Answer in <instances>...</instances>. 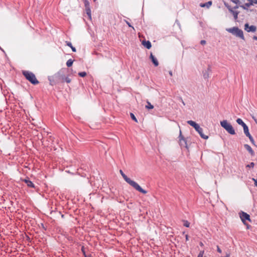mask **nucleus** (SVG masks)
I'll return each instance as SVG.
<instances>
[{"mask_svg":"<svg viewBox=\"0 0 257 257\" xmlns=\"http://www.w3.org/2000/svg\"><path fill=\"white\" fill-rule=\"evenodd\" d=\"M119 172L120 174L121 175L122 178L123 179L131 186H132L133 188H134L136 190L138 191L139 192L143 193V194H146L147 193V191L145 190L144 189H142L141 186L136 182L132 180L130 178H128L126 175H125L123 171L121 170H119Z\"/></svg>","mask_w":257,"mask_h":257,"instance_id":"nucleus-1","label":"nucleus"},{"mask_svg":"<svg viewBox=\"0 0 257 257\" xmlns=\"http://www.w3.org/2000/svg\"><path fill=\"white\" fill-rule=\"evenodd\" d=\"M22 74L25 76L26 79L30 82L32 84L37 85L39 83V81L37 79L35 74L32 72L23 70L22 71Z\"/></svg>","mask_w":257,"mask_h":257,"instance_id":"nucleus-2","label":"nucleus"},{"mask_svg":"<svg viewBox=\"0 0 257 257\" xmlns=\"http://www.w3.org/2000/svg\"><path fill=\"white\" fill-rule=\"evenodd\" d=\"M226 30L231 33L232 35L235 36L237 37H239L242 40H244V37L243 35V31L239 29L238 27H234L231 28H227Z\"/></svg>","mask_w":257,"mask_h":257,"instance_id":"nucleus-3","label":"nucleus"},{"mask_svg":"<svg viewBox=\"0 0 257 257\" xmlns=\"http://www.w3.org/2000/svg\"><path fill=\"white\" fill-rule=\"evenodd\" d=\"M221 126L224 128L229 134L233 135L235 134V131L231 125L226 120L220 121Z\"/></svg>","mask_w":257,"mask_h":257,"instance_id":"nucleus-4","label":"nucleus"},{"mask_svg":"<svg viewBox=\"0 0 257 257\" xmlns=\"http://www.w3.org/2000/svg\"><path fill=\"white\" fill-rule=\"evenodd\" d=\"M65 70H61L60 71H59L57 73H56L55 75V77L58 78L59 79H61L62 82H66L67 83H69L71 82V80L70 78H69L68 77H65L64 75H63L64 71Z\"/></svg>","mask_w":257,"mask_h":257,"instance_id":"nucleus-5","label":"nucleus"},{"mask_svg":"<svg viewBox=\"0 0 257 257\" xmlns=\"http://www.w3.org/2000/svg\"><path fill=\"white\" fill-rule=\"evenodd\" d=\"M180 145L181 147L187 148V144L186 139L182 135L181 131H180V135L179 137Z\"/></svg>","mask_w":257,"mask_h":257,"instance_id":"nucleus-6","label":"nucleus"},{"mask_svg":"<svg viewBox=\"0 0 257 257\" xmlns=\"http://www.w3.org/2000/svg\"><path fill=\"white\" fill-rule=\"evenodd\" d=\"M244 30L247 32H254L256 30V27L255 26H249L248 23L244 25Z\"/></svg>","mask_w":257,"mask_h":257,"instance_id":"nucleus-7","label":"nucleus"},{"mask_svg":"<svg viewBox=\"0 0 257 257\" xmlns=\"http://www.w3.org/2000/svg\"><path fill=\"white\" fill-rule=\"evenodd\" d=\"M211 72V67L210 65H208L207 70L203 71V77L205 79H207L210 77V72Z\"/></svg>","mask_w":257,"mask_h":257,"instance_id":"nucleus-8","label":"nucleus"},{"mask_svg":"<svg viewBox=\"0 0 257 257\" xmlns=\"http://www.w3.org/2000/svg\"><path fill=\"white\" fill-rule=\"evenodd\" d=\"M195 130L199 133L200 137L204 139H207L208 137L207 136L205 135L203 133V129L200 127L199 125H198L196 128H195Z\"/></svg>","mask_w":257,"mask_h":257,"instance_id":"nucleus-9","label":"nucleus"},{"mask_svg":"<svg viewBox=\"0 0 257 257\" xmlns=\"http://www.w3.org/2000/svg\"><path fill=\"white\" fill-rule=\"evenodd\" d=\"M227 9H228V11H229V12L232 14L235 21H237V19H238V15L239 12L238 11L233 10V9H232V8H231L230 7H227Z\"/></svg>","mask_w":257,"mask_h":257,"instance_id":"nucleus-10","label":"nucleus"},{"mask_svg":"<svg viewBox=\"0 0 257 257\" xmlns=\"http://www.w3.org/2000/svg\"><path fill=\"white\" fill-rule=\"evenodd\" d=\"M240 218L243 222H244L245 220H250V216L246 213L242 212L241 215H240Z\"/></svg>","mask_w":257,"mask_h":257,"instance_id":"nucleus-11","label":"nucleus"},{"mask_svg":"<svg viewBox=\"0 0 257 257\" xmlns=\"http://www.w3.org/2000/svg\"><path fill=\"white\" fill-rule=\"evenodd\" d=\"M244 147L250 153L251 156H254L255 153L249 145L247 144H245L244 145Z\"/></svg>","mask_w":257,"mask_h":257,"instance_id":"nucleus-12","label":"nucleus"},{"mask_svg":"<svg viewBox=\"0 0 257 257\" xmlns=\"http://www.w3.org/2000/svg\"><path fill=\"white\" fill-rule=\"evenodd\" d=\"M150 59L155 66H158L159 62H158L157 58L152 54H151Z\"/></svg>","mask_w":257,"mask_h":257,"instance_id":"nucleus-13","label":"nucleus"},{"mask_svg":"<svg viewBox=\"0 0 257 257\" xmlns=\"http://www.w3.org/2000/svg\"><path fill=\"white\" fill-rule=\"evenodd\" d=\"M250 6H252V3L251 2H248V3H245L244 5H240L239 7H241L244 10H248V8Z\"/></svg>","mask_w":257,"mask_h":257,"instance_id":"nucleus-14","label":"nucleus"},{"mask_svg":"<svg viewBox=\"0 0 257 257\" xmlns=\"http://www.w3.org/2000/svg\"><path fill=\"white\" fill-rule=\"evenodd\" d=\"M24 182L26 183V184L28 187L34 188H35L34 183L29 179H25Z\"/></svg>","mask_w":257,"mask_h":257,"instance_id":"nucleus-15","label":"nucleus"},{"mask_svg":"<svg viewBox=\"0 0 257 257\" xmlns=\"http://www.w3.org/2000/svg\"><path fill=\"white\" fill-rule=\"evenodd\" d=\"M142 44L144 47L148 49H150L152 47L151 43L149 41H144Z\"/></svg>","mask_w":257,"mask_h":257,"instance_id":"nucleus-16","label":"nucleus"},{"mask_svg":"<svg viewBox=\"0 0 257 257\" xmlns=\"http://www.w3.org/2000/svg\"><path fill=\"white\" fill-rule=\"evenodd\" d=\"M212 5V2L209 1L206 3H201L200 6L202 8L206 7L209 8Z\"/></svg>","mask_w":257,"mask_h":257,"instance_id":"nucleus-17","label":"nucleus"},{"mask_svg":"<svg viewBox=\"0 0 257 257\" xmlns=\"http://www.w3.org/2000/svg\"><path fill=\"white\" fill-rule=\"evenodd\" d=\"M187 123L193 126L194 128H196L199 124L192 120H188Z\"/></svg>","mask_w":257,"mask_h":257,"instance_id":"nucleus-18","label":"nucleus"},{"mask_svg":"<svg viewBox=\"0 0 257 257\" xmlns=\"http://www.w3.org/2000/svg\"><path fill=\"white\" fill-rule=\"evenodd\" d=\"M236 122L239 124V125H241L243 128L244 127V126H245L246 125H247L241 119V118H237L236 119Z\"/></svg>","mask_w":257,"mask_h":257,"instance_id":"nucleus-19","label":"nucleus"},{"mask_svg":"<svg viewBox=\"0 0 257 257\" xmlns=\"http://www.w3.org/2000/svg\"><path fill=\"white\" fill-rule=\"evenodd\" d=\"M243 131L245 135L248 137L249 136H251L249 132L248 127L247 125L245 126H244L243 127Z\"/></svg>","mask_w":257,"mask_h":257,"instance_id":"nucleus-20","label":"nucleus"},{"mask_svg":"<svg viewBox=\"0 0 257 257\" xmlns=\"http://www.w3.org/2000/svg\"><path fill=\"white\" fill-rule=\"evenodd\" d=\"M85 8V12L86 14L88 16L89 18L90 19H91V10L90 7Z\"/></svg>","mask_w":257,"mask_h":257,"instance_id":"nucleus-21","label":"nucleus"},{"mask_svg":"<svg viewBox=\"0 0 257 257\" xmlns=\"http://www.w3.org/2000/svg\"><path fill=\"white\" fill-rule=\"evenodd\" d=\"M66 45L70 47L72 50L73 52H75L76 51V50L75 47H74L71 43L70 42L66 41Z\"/></svg>","mask_w":257,"mask_h":257,"instance_id":"nucleus-22","label":"nucleus"},{"mask_svg":"<svg viewBox=\"0 0 257 257\" xmlns=\"http://www.w3.org/2000/svg\"><path fill=\"white\" fill-rule=\"evenodd\" d=\"M73 63V61L72 59H70L67 61L66 65L68 67H70L72 65Z\"/></svg>","mask_w":257,"mask_h":257,"instance_id":"nucleus-23","label":"nucleus"},{"mask_svg":"<svg viewBox=\"0 0 257 257\" xmlns=\"http://www.w3.org/2000/svg\"><path fill=\"white\" fill-rule=\"evenodd\" d=\"M146 107L148 109H153L154 106L150 102L147 101V105H146Z\"/></svg>","mask_w":257,"mask_h":257,"instance_id":"nucleus-24","label":"nucleus"},{"mask_svg":"<svg viewBox=\"0 0 257 257\" xmlns=\"http://www.w3.org/2000/svg\"><path fill=\"white\" fill-rule=\"evenodd\" d=\"M83 1L84 2V4L85 8L90 7L89 2H88V0H83Z\"/></svg>","mask_w":257,"mask_h":257,"instance_id":"nucleus-25","label":"nucleus"},{"mask_svg":"<svg viewBox=\"0 0 257 257\" xmlns=\"http://www.w3.org/2000/svg\"><path fill=\"white\" fill-rule=\"evenodd\" d=\"M183 222H184L183 225L184 226H185L186 227H189L190 223L188 221L184 220Z\"/></svg>","mask_w":257,"mask_h":257,"instance_id":"nucleus-26","label":"nucleus"},{"mask_svg":"<svg viewBox=\"0 0 257 257\" xmlns=\"http://www.w3.org/2000/svg\"><path fill=\"white\" fill-rule=\"evenodd\" d=\"M78 75L81 77H84L86 75V73L85 72H79Z\"/></svg>","mask_w":257,"mask_h":257,"instance_id":"nucleus-27","label":"nucleus"},{"mask_svg":"<svg viewBox=\"0 0 257 257\" xmlns=\"http://www.w3.org/2000/svg\"><path fill=\"white\" fill-rule=\"evenodd\" d=\"M130 116L133 120H134L136 122H138L137 119L136 118V116L133 113H130Z\"/></svg>","mask_w":257,"mask_h":257,"instance_id":"nucleus-28","label":"nucleus"},{"mask_svg":"<svg viewBox=\"0 0 257 257\" xmlns=\"http://www.w3.org/2000/svg\"><path fill=\"white\" fill-rule=\"evenodd\" d=\"M250 141L251 142V143L253 144V145H255L254 144V141L252 138V137L251 136H249V137H248Z\"/></svg>","mask_w":257,"mask_h":257,"instance_id":"nucleus-29","label":"nucleus"},{"mask_svg":"<svg viewBox=\"0 0 257 257\" xmlns=\"http://www.w3.org/2000/svg\"><path fill=\"white\" fill-rule=\"evenodd\" d=\"M233 3H234V4H236V5H239V4H241V3L239 1V0H231Z\"/></svg>","mask_w":257,"mask_h":257,"instance_id":"nucleus-30","label":"nucleus"},{"mask_svg":"<svg viewBox=\"0 0 257 257\" xmlns=\"http://www.w3.org/2000/svg\"><path fill=\"white\" fill-rule=\"evenodd\" d=\"M204 251H200L197 257H203Z\"/></svg>","mask_w":257,"mask_h":257,"instance_id":"nucleus-31","label":"nucleus"},{"mask_svg":"<svg viewBox=\"0 0 257 257\" xmlns=\"http://www.w3.org/2000/svg\"><path fill=\"white\" fill-rule=\"evenodd\" d=\"M254 166V164L253 162L250 163L246 167L249 168H253Z\"/></svg>","mask_w":257,"mask_h":257,"instance_id":"nucleus-32","label":"nucleus"},{"mask_svg":"<svg viewBox=\"0 0 257 257\" xmlns=\"http://www.w3.org/2000/svg\"><path fill=\"white\" fill-rule=\"evenodd\" d=\"M247 2H251L252 5L254 4H257V0H247Z\"/></svg>","mask_w":257,"mask_h":257,"instance_id":"nucleus-33","label":"nucleus"},{"mask_svg":"<svg viewBox=\"0 0 257 257\" xmlns=\"http://www.w3.org/2000/svg\"><path fill=\"white\" fill-rule=\"evenodd\" d=\"M81 251L83 252V254L85 256V257H87L86 255V254H85V248H84V246L82 247Z\"/></svg>","mask_w":257,"mask_h":257,"instance_id":"nucleus-34","label":"nucleus"},{"mask_svg":"<svg viewBox=\"0 0 257 257\" xmlns=\"http://www.w3.org/2000/svg\"><path fill=\"white\" fill-rule=\"evenodd\" d=\"M217 251L219 252V253H221L222 251L221 250V249L220 248V247H219V246H217Z\"/></svg>","mask_w":257,"mask_h":257,"instance_id":"nucleus-35","label":"nucleus"},{"mask_svg":"<svg viewBox=\"0 0 257 257\" xmlns=\"http://www.w3.org/2000/svg\"><path fill=\"white\" fill-rule=\"evenodd\" d=\"M241 5L240 4L239 5H236L235 6H234L232 9L233 10H235V9H237L238 8V7H239V6Z\"/></svg>","mask_w":257,"mask_h":257,"instance_id":"nucleus-36","label":"nucleus"},{"mask_svg":"<svg viewBox=\"0 0 257 257\" xmlns=\"http://www.w3.org/2000/svg\"><path fill=\"white\" fill-rule=\"evenodd\" d=\"M206 41L203 40H201V41H200V44H201V45H205V44H206Z\"/></svg>","mask_w":257,"mask_h":257,"instance_id":"nucleus-37","label":"nucleus"},{"mask_svg":"<svg viewBox=\"0 0 257 257\" xmlns=\"http://www.w3.org/2000/svg\"><path fill=\"white\" fill-rule=\"evenodd\" d=\"M185 238H186V241H188L189 240V235L188 234H186L185 235Z\"/></svg>","mask_w":257,"mask_h":257,"instance_id":"nucleus-38","label":"nucleus"},{"mask_svg":"<svg viewBox=\"0 0 257 257\" xmlns=\"http://www.w3.org/2000/svg\"><path fill=\"white\" fill-rule=\"evenodd\" d=\"M253 180L254 181V185L255 186H256L257 187V181L255 180V179H253Z\"/></svg>","mask_w":257,"mask_h":257,"instance_id":"nucleus-39","label":"nucleus"},{"mask_svg":"<svg viewBox=\"0 0 257 257\" xmlns=\"http://www.w3.org/2000/svg\"><path fill=\"white\" fill-rule=\"evenodd\" d=\"M252 38L254 40H257V36H254Z\"/></svg>","mask_w":257,"mask_h":257,"instance_id":"nucleus-40","label":"nucleus"},{"mask_svg":"<svg viewBox=\"0 0 257 257\" xmlns=\"http://www.w3.org/2000/svg\"><path fill=\"white\" fill-rule=\"evenodd\" d=\"M42 227L43 229H44L45 230H46V228L45 227L44 225L43 224H42Z\"/></svg>","mask_w":257,"mask_h":257,"instance_id":"nucleus-41","label":"nucleus"},{"mask_svg":"<svg viewBox=\"0 0 257 257\" xmlns=\"http://www.w3.org/2000/svg\"><path fill=\"white\" fill-rule=\"evenodd\" d=\"M127 24L128 25V26L130 27H132V26L131 25V24L128 23V22H126Z\"/></svg>","mask_w":257,"mask_h":257,"instance_id":"nucleus-42","label":"nucleus"},{"mask_svg":"<svg viewBox=\"0 0 257 257\" xmlns=\"http://www.w3.org/2000/svg\"><path fill=\"white\" fill-rule=\"evenodd\" d=\"M169 74L171 75V76H172V72L171 71H169Z\"/></svg>","mask_w":257,"mask_h":257,"instance_id":"nucleus-43","label":"nucleus"},{"mask_svg":"<svg viewBox=\"0 0 257 257\" xmlns=\"http://www.w3.org/2000/svg\"><path fill=\"white\" fill-rule=\"evenodd\" d=\"M4 53H5V51L4 50V49H2V50H1Z\"/></svg>","mask_w":257,"mask_h":257,"instance_id":"nucleus-44","label":"nucleus"},{"mask_svg":"<svg viewBox=\"0 0 257 257\" xmlns=\"http://www.w3.org/2000/svg\"><path fill=\"white\" fill-rule=\"evenodd\" d=\"M254 120H255V123H256V124H257V120H256V119H254Z\"/></svg>","mask_w":257,"mask_h":257,"instance_id":"nucleus-45","label":"nucleus"},{"mask_svg":"<svg viewBox=\"0 0 257 257\" xmlns=\"http://www.w3.org/2000/svg\"><path fill=\"white\" fill-rule=\"evenodd\" d=\"M182 103H183V104L184 105H185V103H184V102H183V100H182Z\"/></svg>","mask_w":257,"mask_h":257,"instance_id":"nucleus-46","label":"nucleus"},{"mask_svg":"<svg viewBox=\"0 0 257 257\" xmlns=\"http://www.w3.org/2000/svg\"><path fill=\"white\" fill-rule=\"evenodd\" d=\"M0 49H1V50H2V48L1 47H0Z\"/></svg>","mask_w":257,"mask_h":257,"instance_id":"nucleus-47","label":"nucleus"},{"mask_svg":"<svg viewBox=\"0 0 257 257\" xmlns=\"http://www.w3.org/2000/svg\"><path fill=\"white\" fill-rule=\"evenodd\" d=\"M96 0H93L94 2L96 1Z\"/></svg>","mask_w":257,"mask_h":257,"instance_id":"nucleus-48","label":"nucleus"},{"mask_svg":"<svg viewBox=\"0 0 257 257\" xmlns=\"http://www.w3.org/2000/svg\"><path fill=\"white\" fill-rule=\"evenodd\" d=\"M255 180H256V181H257V179H255Z\"/></svg>","mask_w":257,"mask_h":257,"instance_id":"nucleus-49","label":"nucleus"},{"mask_svg":"<svg viewBox=\"0 0 257 257\" xmlns=\"http://www.w3.org/2000/svg\"><path fill=\"white\" fill-rule=\"evenodd\" d=\"M204 257H206V256H204Z\"/></svg>","mask_w":257,"mask_h":257,"instance_id":"nucleus-50","label":"nucleus"}]
</instances>
